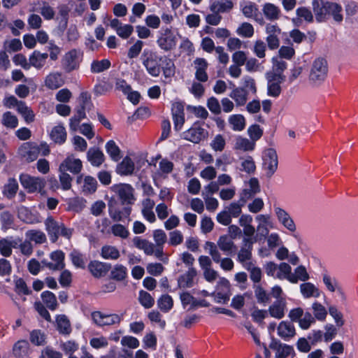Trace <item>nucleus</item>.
Masks as SVG:
<instances>
[{
    "label": "nucleus",
    "mask_w": 358,
    "mask_h": 358,
    "mask_svg": "<svg viewBox=\"0 0 358 358\" xmlns=\"http://www.w3.org/2000/svg\"><path fill=\"white\" fill-rule=\"evenodd\" d=\"M50 258L55 264L49 262L46 266L52 270H62L65 267V254L62 250H58L50 254Z\"/></svg>",
    "instance_id": "6ab92c4d"
},
{
    "label": "nucleus",
    "mask_w": 358,
    "mask_h": 358,
    "mask_svg": "<svg viewBox=\"0 0 358 358\" xmlns=\"http://www.w3.org/2000/svg\"><path fill=\"white\" fill-rule=\"evenodd\" d=\"M59 182L63 190L66 191L71 188L72 177L64 171H60Z\"/></svg>",
    "instance_id": "338daca9"
},
{
    "label": "nucleus",
    "mask_w": 358,
    "mask_h": 358,
    "mask_svg": "<svg viewBox=\"0 0 358 358\" xmlns=\"http://www.w3.org/2000/svg\"><path fill=\"white\" fill-rule=\"evenodd\" d=\"M140 303L145 308H150L154 306L155 303V299L154 298L150 295V293L141 290L139 292V298H138Z\"/></svg>",
    "instance_id": "6e6d98bb"
},
{
    "label": "nucleus",
    "mask_w": 358,
    "mask_h": 358,
    "mask_svg": "<svg viewBox=\"0 0 358 358\" xmlns=\"http://www.w3.org/2000/svg\"><path fill=\"white\" fill-rule=\"evenodd\" d=\"M110 66V61L108 59L93 60L90 65V71L92 73H99L108 70Z\"/></svg>",
    "instance_id": "4c0bfd02"
},
{
    "label": "nucleus",
    "mask_w": 358,
    "mask_h": 358,
    "mask_svg": "<svg viewBox=\"0 0 358 358\" xmlns=\"http://www.w3.org/2000/svg\"><path fill=\"white\" fill-rule=\"evenodd\" d=\"M78 101L80 104L87 108V111H90L94 108V103L92 101L91 94L87 91L81 92L78 97Z\"/></svg>",
    "instance_id": "3c124183"
},
{
    "label": "nucleus",
    "mask_w": 358,
    "mask_h": 358,
    "mask_svg": "<svg viewBox=\"0 0 358 358\" xmlns=\"http://www.w3.org/2000/svg\"><path fill=\"white\" fill-rule=\"evenodd\" d=\"M285 302L278 300L269 306L268 313L271 317L280 320L285 316Z\"/></svg>",
    "instance_id": "c85d7f7f"
},
{
    "label": "nucleus",
    "mask_w": 358,
    "mask_h": 358,
    "mask_svg": "<svg viewBox=\"0 0 358 358\" xmlns=\"http://www.w3.org/2000/svg\"><path fill=\"white\" fill-rule=\"evenodd\" d=\"M29 350V344L25 340L17 341L13 347V355L17 358H24L28 356Z\"/></svg>",
    "instance_id": "bb28decb"
},
{
    "label": "nucleus",
    "mask_w": 358,
    "mask_h": 358,
    "mask_svg": "<svg viewBox=\"0 0 358 358\" xmlns=\"http://www.w3.org/2000/svg\"><path fill=\"white\" fill-rule=\"evenodd\" d=\"M83 169V164L80 159H74L73 156H68L60 164L59 171H69L73 174H78Z\"/></svg>",
    "instance_id": "4468645a"
},
{
    "label": "nucleus",
    "mask_w": 358,
    "mask_h": 358,
    "mask_svg": "<svg viewBox=\"0 0 358 358\" xmlns=\"http://www.w3.org/2000/svg\"><path fill=\"white\" fill-rule=\"evenodd\" d=\"M0 221L1 222V228L7 230L13 227L14 224V216L8 210H4L0 214Z\"/></svg>",
    "instance_id": "a18cd8bd"
},
{
    "label": "nucleus",
    "mask_w": 358,
    "mask_h": 358,
    "mask_svg": "<svg viewBox=\"0 0 358 358\" xmlns=\"http://www.w3.org/2000/svg\"><path fill=\"white\" fill-rule=\"evenodd\" d=\"M243 241L245 243V245L247 246L248 248H241L238 253V260L240 262H244L251 259L252 244L256 241V240H254L252 238H245Z\"/></svg>",
    "instance_id": "a878e982"
},
{
    "label": "nucleus",
    "mask_w": 358,
    "mask_h": 358,
    "mask_svg": "<svg viewBox=\"0 0 358 358\" xmlns=\"http://www.w3.org/2000/svg\"><path fill=\"white\" fill-rule=\"evenodd\" d=\"M17 112L22 115L27 123H31L34 121L35 115L33 110L26 105L25 102L20 103Z\"/></svg>",
    "instance_id": "8fccbe9b"
},
{
    "label": "nucleus",
    "mask_w": 358,
    "mask_h": 358,
    "mask_svg": "<svg viewBox=\"0 0 358 358\" xmlns=\"http://www.w3.org/2000/svg\"><path fill=\"white\" fill-rule=\"evenodd\" d=\"M217 245L220 249L225 252H231L236 249L234 243L227 235L220 236Z\"/></svg>",
    "instance_id": "ea45409f"
},
{
    "label": "nucleus",
    "mask_w": 358,
    "mask_h": 358,
    "mask_svg": "<svg viewBox=\"0 0 358 358\" xmlns=\"http://www.w3.org/2000/svg\"><path fill=\"white\" fill-rule=\"evenodd\" d=\"M113 190L116 197H111L108 202L109 216L114 222H129L132 206L136 200L134 189L130 184H120L115 185Z\"/></svg>",
    "instance_id": "f257e3e1"
},
{
    "label": "nucleus",
    "mask_w": 358,
    "mask_h": 358,
    "mask_svg": "<svg viewBox=\"0 0 358 358\" xmlns=\"http://www.w3.org/2000/svg\"><path fill=\"white\" fill-rule=\"evenodd\" d=\"M290 355H295L294 348L287 344H282L275 353V358H287Z\"/></svg>",
    "instance_id": "69168bd1"
},
{
    "label": "nucleus",
    "mask_w": 358,
    "mask_h": 358,
    "mask_svg": "<svg viewBox=\"0 0 358 358\" xmlns=\"http://www.w3.org/2000/svg\"><path fill=\"white\" fill-rule=\"evenodd\" d=\"M19 185L17 180L14 178H9L7 183L2 188V194L8 199H13L18 190Z\"/></svg>",
    "instance_id": "393cba45"
},
{
    "label": "nucleus",
    "mask_w": 358,
    "mask_h": 358,
    "mask_svg": "<svg viewBox=\"0 0 358 358\" xmlns=\"http://www.w3.org/2000/svg\"><path fill=\"white\" fill-rule=\"evenodd\" d=\"M28 235L30 240L36 243L42 244L46 242L47 240L45 234L41 231L30 230L28 232Z\"/></svg>",
    "instance_id": "774afa93"
},
{
    "label": "nucleus",
    "mask_w": 358,
    "mask_h": 358,
    "mask_svg": "<svg viewBox=\"0 0 358 358\" xmlns=\"http://www.w3.org/2000/svg\"><path fill=\"white\" fill-rule=\"evenodd\" d=\"M279 272L277 273L276 277L279 279L286 278L289 280V276L292 275V268L287 263L282 262L278 266Z\"/></svg>",
    "instance_id": "e2e57ef3"
},
{
    "label": "nucleus",
    "mask_w": 358,
    "mask_h": 358,
    "mask_svg": "<svg viewBox=\"0 0 358 358\" xmlns=\"http://www.w3.org/2000/svg\"><path fill=\"white\" fill-rule=\"evenodd\" d=\"M100 255L104 259L115 260L120 257V254L115 246L105 245L101 249Z\"/></svg>",
    "instance_id": "e433bc0d"
},
{
    "label": "nucleus",
    "mask_w": 358,
    "mask_h": 358,
    "mask_svg": "<svg viewBox=\"0 0 358 358\" xmlns=\"http://www.w3.org/2000/svg\"><path fill=\"white\" fill-rule=\"evenodd\" d=\"M83 53L78 49H71L65 53L62 59V66L66 73H71L80 68Z\"/></svg>",
    "instance_id": "423d86ee"
},
{
    "label": "nucleus",
    "mask_w": 358,
    "mask_h": 358,
    "mask_svg": "<svg viewBox=\"0 0 358 358\" xmlns=\"http://www.w3.org/2000/svg\"><path fill=\"white\" fill-rule=\"evenodd\" d=\"M144 43L141 40H137L128 50L127 57L129 59L136 58L141 53Z\"/></svg>",
    "instance_id": "bf43d9fd"
},
{
    "label": "nucleus",
    "mask_w": 358,
    "mask_h": 358,
    "mask_svg": "<svg viewBox=\"0 0 358 358\" xmlns=\"http://www.w3.org/2000/svg\"><path fill=\"white\" fill-rule=\"evenodd\" d=\"M64 84L61 73L55 72L48 74L45 79V85L50 90H56Z\"/></svg>",
    "instance_id": "412c9836"
},
{
    "label": "nucleus",
    "mask_w": 358,
    "mask_h": 358,
    "mask_svg": "<svg viewBox=\"0 0 358 358\" xmlns=\"http://www.w3.org/2000/svg\"><path fill=\"white\" fill-rule=\"evenodd\" d=\"M135 165L132 159L126 156L122 161L119 163L116 168V172L120 176H129L134 173Z\"/></svg>",
    "instance_id": "5701e85b"
},
{
    "label": "nucleus",
    "mask_w": 358,
    "mask_h": 358,
    "mask_svg": "<svg viewBox=\"0 0 358 358\" xmlns=\"http://www.w3.org/2000/svg\"><path fill=\"white\" fill-rule=\"evenodd\" d=\"M106 151L114 162H118L122 158L121 150L113 140H109L105 145Z\"/></svg>",
    "instance_id": "473e14b6"
},
{
    "label": "nucleus",
    "mask_w": 358,
    "mask_h": 358,
    "mask_svg": "<svg viewBox=\"0 0 358 358\" xmlns=\"http://www.w3.org/2000/svg\"><path fill=\"white\" fill-rule=\"evenodd\" d=\"M328 72V65L326 59L317 58L312 65L309 78L315 84L322 83L326 78Z\"/></svg>",
    "instance_id": "0eeeda50"
},
{
    "label": "nucleus",
    "mask_w": 358,
    "mask_h": 358,
    "mask_svg": "<svg viewBox=\"0 0 358 358\" xmlns=\"http://www.w3.org/2000/svg\"><path fill=\"white\" fill-rule=\"evenodd\" d=\"M88 161L93 166H100L105 160L103 152L99 148H91L87 152Z\"/></svg>",
    "instance_id": "4be33fe9"
},
{
    "label": "nucleus",
    "mask_w": 358,
    "mask_h": 358,
    "mask_svg": "<svg viewBox=\"0 0 358 358\" xmlns=\"http://www.w3.org/2000/svg\"><path fill=\"white\" fill-rule=\"evenodd\" d=\"M141 60L148 73L152 77H158L161 72L166 78L175 75L176 66L173 61L169 56L161 55L155 50L144 49Z\"/></svg>",
    "instance_id": "f03ea898"
},
{
    "label": "nucleus",
    "mask_w": 358,
    "mask_h": 358,
    "mask_svg": "<svg viewBox=\"0 0 358 358\" xmlns=\"http://www.w3.org/2000/svg\"><path fill=\"white\" fill-rule=\"evenodd\" d=\"M19 180L22 186L30 194L36 192H41L45 187V181L43 178L31 176L27 173H21Z\"/></svg>",
    "instance_id": "1a4fd4ad"
},
{
    "label": "nucleus",
    "mask_w": 358,
    "mask_h": 358,
    "mask_svg": "<svg viewBox=\"0 0 358 358\" xmlns=\"http://www.w3.org/2000/svg\"><path fill=\"white\" fill-rule=\"evenodd\" d=\"M208 136V131L202 127V124L199 121H196L189 129L182 132L181 138L196 144L207 138Z\"/></svg>",
    "instance_id": "6e6552de"
},
{
    "label": "nucleus",
    "mask_w": 358,
    "mask_h": 358,
    "mask_svg": "<svg viewBox=\"0 0 358 358\" xmlns=\"http://www.w3.org/2000/svg\"><path fill=\"white\" fill-rule=\"evenodd\" d=\"M75 114L69 119V127L72 130H76L80 121L86 118V110L87 108L80 104L76 106Z\"/></svg>",
    "instance_id": "f3484780"
},
{
    "label": "nucleus",
    "mask_w": 358,
    "mask_h": 358,
    "mask_svg": "<svg viewBox=\"0 0 358 358\" xmlns=\"http://www.w3.org/2000/svg\"><path fill=\"white\" fill-rule=\"evenodd\" d=\"M13 247L12 241L7 238H1L0 241V254L6 257L12 255V248Z\"/></svg>",
    "instance_id": "052dcab7"
},
{
    "label": "nucleus",
    "mask_w": 358,
    "mask_h": 358,
    "mask_svg": "<svg viewBox=\"0 0 358 358\" xmlns=\"http://www.w3.org/2000/svg\"><path fill=\"white\" fill-rule=\"evenodd\" d=\"M111 232L115 236L122 238H127L129 235L128 229L121 224H114L111 227Z\"/></svg>",
    "instance_id": "680f3d73"
},
{
    "label": "nucleus",
    "mask_w": 358,
    "mask_h": 358,
    "mask_svg": "<svg viewBox=\"0 0 358 358\" xmlns=\"http://www.w3.org/2000/svg\"><path fill=\"white\" fill-rule=\"evenodd\" d=\"M309 278L306 267L300 265L295 268L294 273L289 276V281L292 283H297L299 280L306 282Z\"/></svg>",
    "instance_id": "f704fd0d"
},
{
    "label": "nucleus",
    "mask_w": 358,
    "mask_h": 358,
    "mask_svg": "<svg viewBox=\"0 0 358 358\" xmlns=\"http://www.w3.org/2000/svg\"><path fill=\"white\" fill-rule=\"evenodd\" d=\"M50 138L55 143L59 145H62L66 140V131L64 126L57 125L55 126L50 132Z\"/></svg>",
    "instance_id": "cd10ccee"
},
{
    "label": "nucleus",
    "mask_w": 358,
    "mask_h": 358,
    "mask_svg": "<svg viewBox=\"0 0 358 358\" xmlns=\"http://www.w3.org/2000/svg\"><path fill=\"white\" fill-rule=\"evenodd\" d=\"M30 341L32 344L39 346L45 343V335L40 329H34L30 333Z\"/></svg>",
    "instance_id": "603ef678"
},
{
    "label": "nucleus",
    "mask_w": 358,
    "mask_h": 358,
    "mask_svg": "<svg viewBox=\"0 0 358 358\" xmlns=\"http://www.w3.org/2000/svg\"><path fill=\"white\" fill-rule=\"evenodd\" d=\"M236 33L240 36L250 38L254 35V27L249 22H243L236 29Z\"/></svg>",
    "instance_id": "864d4df0"
},
{
    "label": "nucleus",
    "mask_w": 358,
    "mask_h": 358,
    "mask_svg": "<svg viewBox=\"0 0 358 358\" xmlns=\"http://www.w3.org/2000/svg\"><path fill=\"white\" fill-rule=\"evenodd\" d=\"M300 289L304 298H310L311 296L317 298L320 295L319 289L311 282L301 284Z\"/></svg>",
    "instance_id": "c9c22d12"
},
{
    "label": "nucleus",
    "mask_w": 358,
    "mask_h": 358,
    "mask_svg": "<svg viewBox=\"0 0 358 358\" xmlns=\"http://www.w3.org/2000/svg\"><path fill=\"white\" fill-rule=\"evenodd\" d=\"M16 277L15 282V292L18 295H29L31 294V290L27 287L26 282L22 278Z\"/></svg>",
    "instance_id": "49530a36"
},
{
    "label": "nucleus",
    "mask_w": 358,
    "mask_h": 358,
    "mask_svg": "<svg viewBox=\"0 0 358 358\" xmlns=\"http://www.w3.org/2000/svg\"><path fill=\"white\" fill-rule=\"evenodd\" d=\"M123 314H104L101 311H94L92 313V318L94 322L99 327L110 326L120 324L122 320Z\"/></svg>",
    "instance_id": "9b49d317"
},
{
    "label": "nucleus",
    "mask_w": 358,
    "mask_h": 358,
    "mask_svg": "<svg viewBox=\"0 0 358 358\" xmlns=\"http://www.w3.org/2000/svg\"><path fill=\"white\" fill-rule=\"evenodd\" d=\"M110 271L109 278L110 280L122 282L125 280L128 277V270L123 264H117L114 265L113 267L111 266Z\"/></svg>",
    "instance_id": "aec40b11"
},
{
    "label": "nucleus",
    "mask_w": 358,
    "mask_h": 358,
    "mask_svg": "<svg viewBox=\"0 0 358 358\" xmlns=\"http://www.w3.org/2000/svg\"><path fill=\"white\" fill-rule=\"evenodd\" d=\"M194 62L196 65V70L195 73L196 79L200 82H206L208 78L206 73V69L208 68V63L206 60L203 58H196Z\"/></svg>",
    "instance_id": "b1692460"
},
{
    "label": "nucleus",
    "mask_w": 358,
    "mask_h": 358,
    "mask_svg": "<svg viewBox=\"0 0 358 358\" xmlns=\"http://www.w3.org/2000/svg\"><path fill=\"white\" fill-rule=\"evenodd\" d=\"M41 297L43 303L50 310H55L57 308V297L53 292L48 290L44 291L41 293Z\"/></svg>",
    "instance_id": "72a5a7b5"
},
{
    "label": "nucleus",
    "mask_w": 358,
    "mask_h": 358,
    "mask_svg": "<svg viewBox=\"0 0 358 358\" xmlns=\"http://www.w3.org/2000/svg\"><path fill=\"white\" fill-rule=\"evenodd\" d=\"M296 334L294 324L289 321H282L278 327V334L285 341H289Z\"/></svg>",
    "instance_id": "dca6fc26"
},
{
    "label": "nucleus",
    "mask_w": 358,
    "mask_h": 358,
    "mask_svg": "<svg viewBox=\"0 0 358 358\" xmlns=\"http://www.w3.org/2000/svg\"><path fill=\"white\" fill-rule=\"evenodd\" d=\"M312 5L315 19L318 22L324 21L330 16L333 17L335 22L338 23H341L343 20L341 13L342 6L337 3L326 0H313Z\"/></svg>",
    "instance_id": "7ed1b4c3"
},
{
    "label": "nucleus",
    "mask_w": 358,
    "mask_h": 358,
    "mask_svg": "<svg viewBox=\"0 0 358 358\" xmlns=\"http://www.w3.org/2000/svg\"><path fill=\"white\" fill-rule=\"evenodd\" d=\"M143 348H152L155 350L157 345V339L155 334L153 332L147 334L143 339Z\"/></svg>",
    "instance_id": "0e129e2a"
},
{
    "label": "nucleus",
    "mask_w": 358,
    "mask_h": 358,
    "mask_svg": "<svg viewBox=\"0 0 358 358\" xmlns=\"http://www.w3.org/2000/svg\"><path fill=\"white\" fill-rule=\"evenodd\" d=\"M45 229L52 243H56L59 236L70 240L73 229L67 228L62 222H58L52 216H49L45 220Z\"/></svg>",
    "instance_id": "20e7f679"
},
{
    "label": "nucleus",
    "mask_w": 358,
    "mask_h": 358,
    "mask_svg": "<svg viewBox=\"0 0 358 358\" xmlns=\"http://www.w3.org/2000/svg\"><path fill=\"white\" fill-rule=\"evenodd\" d=\"M69 259L72 264L77 268L85 269L86 266L85 255L78 250H73L69 254Z\"/></svg>",
    "instance_id": "7c9ffc66"
},
{
    "label": "nucleus",
    "mask_w": 358,
    "mask_h": 358,
    "mask_svg": "<svg viewBox=\"0 0 358 358\" xmlns=\"http://www.w3.org/2000/svg\"><path fill=\"white\" fill-rule=\"evenodd\" d=\"M248 133L251 140L255 143L263 136V129L259 124H254L248 127Z\"/></svg>",
    "instance_id": "13d9d810"
},
{
    "label": "nucleus",
    "mask_w": 358,
    "mask_h": 358,
    "mask_svg": "<svg viewBox=\"0 0 358 358\" xmlns=\"http://www.w3.org/2000/svg\"><path fill=\"white\" fill-rule=\"evenodd\" d=\"M157 306L162 312L167 313L173 307V300L170 295L162 294L157 300Z\"/></svg>",
    "instance_id": "a19ab883"
},
{
    "label": "nucleus",
    "mask_w": 358,
    "mask_h": 358,
    "mask_svg": "<svg viewBox=\"0 0 358 358\" xmlns=\"http://www.w3.org/2000/svg\"><path fill=\"white\" fill-rule=\"evenodd\" d=\"M266 76V79L268 80L267 83V94L269 96H272L274 98H277L280 96L282 92V88L280 84L275 82L273 80H271V78Z\"/></svg>",
    "instance_id": "c03bdc74"
},
{
    "label": "nucleus",
    "mask_w": 358,
    "mask_h": 358,
    "mask_svg": "<svg viewBox=\"0 0 358 358\" xmlns=\"http://www.w3.org/2000/svg\"><path fill=\"white\" fill-rule=\"evenodd\" d=\"M156 43L160 50L170 52L176 48L177 34L171 27H162L158 31Z\"/></svg>",
    "instance_id": "39448f33"
},
{
    "label": "nucleus",
    "mask_w": 358,
    "mask_h": 358,
    "mask_svg": "<svg viewBox=\"0 0 358 358\" xmlns=\"http://www.w3.org/2000/svg\"><path fill=\"white\" fill-rule=\"evenodd\" d=\"M263 12L268 20H277L279 17L280 10L273 3H265L263 8Z\"/></svg>",
    "instance_id": "37998d69"
},
{
    "label": "nucleus",
    "mask_w": 358,
    "mask_h": 358,
    "mask_svg": "<svg viewBox=\"0 0 358 358\" xmlns=\"http://www.w3.org/2000/svg\"><path fill=\"white\" fill-rule=\"evenodd\" d=\"M274 211L278 222L291 232L296 229V224L289 214L284 209L274 206Z\"/></svg>",
    "instance_id": "ddd939ff"
},
{
    "label": "nucleus",
    "mask_w": 358,
    "mask_h": 358,
    "mask_svg": "<svg viewBox=\"0 0 358 358\" xmlns=\"http://www.w3.org/2000/svg\"><path fill=\"white\" fill-rule=\"evenodd\" d=\"M20 151L29 162H34L38 158L41 148L35 142H27L20 146Z\"/></svg>",
    "instance_id": "2eb2a0df"
},
{
    "label": "nucleus",
    "mask_w": 358,
    "mask_h": 358,
    "mask_svg": "<svg viewBox=\"0 0 358 358\" xmlns=\"http://www.w3.org/2000/svg\"><path fill=\"white\" fill-rule=\"evenodd\" d=\"M255 148V143L246 138L239 137L236 143V148L243 151H252Z\"/></svg>",
    "instance_id": "09e8293b"
},
{
    "label": "nucleus",
    "mask_w": 358,
    "mask_h": 358,
    "mask_svg": "<svg viewBox=\"0 0 358 358\" xmlns=\"http://www.w3.org/2000/svg\"><path fill=\"white\" fill-rule=\"evenodd\" d=\"M322 280L329 291L333 292L337 289L342 297L344 298V293L341 287H336V280L334 278L332 279L330 275L324 273L322 276Z\"/></svg>",
    "instance_id": "de8ad7c7"
},
{
    "label": "nucleus",
    "mask_w": 358,
    "mask_h": 358,
    "mask_svg": "<svg viewBox=\"0 0 358 358\" xmlns=\"http://www.w3.org/2000/svg\"><path fill=\"white\" fill-rule=\"evenodd\" d=\"M278 165V155L274 148H268L263 155V166L266 170V175L271 178L276 171Z\"/></svg>",
    "instance_id": "9d476101"
},
{
    "label": "nucleus",
    "mask_w": 358,
    "mask_h": 358,
    "mask_svg": "<svg viewBox=\"0 0 358 358\" xmlns=\"http://www.w3.org/2000/svg\"><path fill=\"white\" fill-rule=\"evenodd\" d=\"M87 269L94 278L100 279L105 277L110 271L111 264L99 260H91L87 265Z\"/></svg>",
    "instance_id": "f8f14e48"
},
{
    "label": "nucleus",
    "mask_w": 358,
    "mask_h": 358,
    "mask_svg": "<svg viewBox=\"0 0 358 358\" xmlns=\"http://www.w3.org/2000/svg\"><path fill=\"white\" fill-rule=\"evenodd\" d=\"M57 329L61 334L69 335L72 329L71 323L65 315H59L57 316Z\"/></svg>",
    "instance_id": "2f4dec72"
},
{
    "label": "nucleus",
    "mask_w": 358,
    "mask_h": 358,
    "mask_svg": "<svg viewBox=\"0 0 358 358\" xmlns=\"http://www.w3.org/2000/svg\"><path fill=\"white\" fill-rule=\"evenodd\" d=\"M253 288L255 289V295L258 303L265 306L266 303L270 302V294L267 293L260 285H254Z\"/></svg>",
    "instance_id": "58836bf2"
},
{
    "label": "nucleus",
    "mask_w": 358,
    "mask_h": 358,
    "mask_svg": "<svg viewBox=\"0 0 358 358\" xmlns=\"http://www.w3.org/2000/svg\"><path fill=\"white\" fill-rule=\"evenodd\" d=\"M248 94V92L244 87H235L229 96L235 101L237 106H244L247 101Z\"/></svg>",
    "instance_id": "c756f323"
},
{
    "label": "nucleus",
    "mask_w": 358,
    "mask_h": 358,
    "mask_svg": "<svg viewBox=\"0 0 358 358\" xmlns=\"http://www.w3.org/2000/svg\"><path fill=\"white\" fill-rule=\"evenodd\" d=\"M229 122L232 125L234 131H242L245 127V120L243 115H232L229 118Z\"/></svg>",
    "instance_id": "79ce46f5"
},
{
    "label": "nucleus",
    "mask_w": 358,
    "mask_h": 358,
    "mask_svg": "<svg viewBox=\"0 0 358 358\" xmlns=\"http://www.w3.org/2000/svg\"><path fill=\"white\" fill-rule=\"evenodd\" d=\"M2 122L5 127L10 129H15L18 125V120L17 117L13 115L10 111H7L3 113Z\"/></svg>",
    "instance_id": "5fc2aeb1"
},
{
    "label": "nucleus",
    "mask_w": 358,
    "mask_h": 358,
    "mask_svg": "<svg viewBox=\"0 0 358 358\" xmlns=\"http://www.w3.org/2000/svg\"><path fill=\"white\" fill-rule=\"evenodd\" d=\"M196 275V271L194 267H189L188 271L179 276L178 285L180 288H190L194 285V278Z\"/></svg>",
    "instance_id": "a211bd4d"
},
{
    "label": "nucleus",
    "mask_w": 358,
    "mask_h": 358,
    "mask_svg": "<svg viewBox=\"0 0 358 358\" xmlns=\"http://www.w3.org/2000/svg\"><path fill=\"white\" fill-rule=\"evenodd\" d=\"M313 309L315 317L319 321L325 320L327 312L326 308L319 302L315 301L313 303Z\"/></svg>",
    "instance_id": "4d7b16f0"
}]
</instances>
